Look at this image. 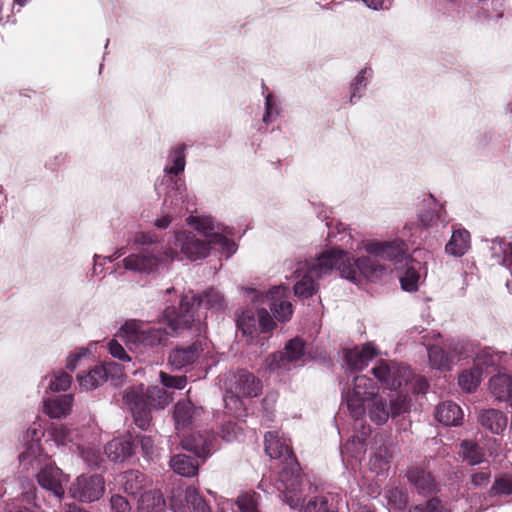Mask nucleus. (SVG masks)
Segmentation results:
<instances>
[{"label":"nucleus","instance_id":"1","mask_svg":"<svg viewBox=\"0 0 512 512\" xmlns=\"http://www.w3.org/2000/svg\"><path fill=\"white\" fill-rule=\"evenodd\" d=\"M265 452L272 459H279L282 468L279 472L278 491L282 494L283 501L292 508L301 506L302 494L300 491L301 476L299 473V464L293 454L289 440L279 436L276 431H270L265 434Z\"/></svg>","mask_w":512,"mask_h":512},{"label":"nucleus","instance_id":"2","mask_svg":"<svg viewBox=\"0 0 512 512\" xmlns=\"http://www.w3.org/2000/svg\"><path fill=\"white\" fill-rule=\"evenodd\" d=\"M204 305L208 309L221 310L225 307L224 296L215 289H209L198 298L194 294H186L182 297L179 308H167L165 316L167 325L173 334L190 328L195 321V310L197 306Z\"/></svg>","mask_w":512,"mask_h":512},{"label":"nucleus","instance_id":"3","mask_svg":"<svg viewBox=\"0 0 512 512\" xmlns=\"http://www.w3.org/2000/svg\"><path fill=\"white\" fill-rule=\"evenodd\" d=\"M123 401L131 411L135 424L145 430L151 422V410L163 409L170 399L163 388L152 386L144 391L143 386H139L127 389Z\"/></svg>","mask_w":512,"mask_h":512},{"label":"nucleus","instance_id":"4","mask_svg":"<svg viewBox=\"0 0 512 512\" xmlns=\"http://www.w3.org/2000/svg\"><path fill=\"white\" fill-rule=\"evenodd\" d=\"M303 269H307L315 278L330 274L333 270H338L340 275L347 280L355 279V272L349 267V255L347 252L335 248L323 251L312 261L299 262Z\"/></svg>","mask_w":512,"mask_h":512},{"label":"nucleus","instance_id":"5","mask_svg":"<svg viewBox=\"0 0 512 512\" xmlns=\"http://www.w3.org/2000/svg\"><path fill=\"white\" fill-rule=\"evenodd\" d=\"M377 391L378 387L374 381L365 375L355 376L352 384L344 388L343 399L354 419H361L365 415L366 405Z\"/></svg>","mask_w":512,"mask_h":512},{"label":"nucleus","instance_id":"6","mask_svg":"<svg viewBox=\"0 0 512 512\" xmlns=\"http://www.w3.org/2000/svg\"><path fill=\"white\" fill-rule=\"evenodd\" d=\"M177 257L173 248H166L163 252L156 249H143L139 253L131 254L123 259V267L137 273L150 274L166 267Z\"/></svg>","mask_w":512,"mask_h":512},{"label":"nucleus","instance_id":"7","mask_svg":"<svg viewBox=\"0 0 512 512\" xmlns=\"http://www.w3.org/2000/svg\"><path fill=\"white\" fill-rule=\"evenodd\" d=\"M121 331L128 344L145 348L164 345L172 335L162 327H151L139 320L126 321Z\"/></svg>","mask_w":512,"mask_h":512},{"label":"nucleus","instance_id":"8","mask_svg":"<svg viewBox=\"0 0 512 512\" xmlns=\"http://www.w3.org/2000/svg\"><path fill=\"white\" fill-rule=\"evenodd\" d=\"M242 289L252 302H264V299H266L269 302L271 311H273V314L278 321L285 322L291 318L293 314V305L288 300V287L284 285L274 286L267 292L266 296H263L262 292L255 288Z\"/></svg>","mask_w":512,"mask_h":512},{"label":"nucleus","instance_id":"9","mask_svg":"<svg viewBox=\"0 0 512 512\" xmlns=\"http://www.w3.org/2000/svg\"><path fill=\"white\" fill-rule=\"evenodd\" d=\"M171 180V186L165 195L163 212L171 215L182 216L186 212H192L196 207V198L190 195L184 181L181 179Z\"/></svg>","mask_w":512,"mask_h":512},{"label":"nucleus","instance_id":"10","mask_svg":"<svg viewBox=\"0 0 512 512\" xmlns=\"http://www.w3.org/2000/svg\"><path fill=\"white\" fill-rule=\"evenodd\" d=\"M499 360L500 357L497 353L490 349H483L477 354L474 366L460 374L458 378L459 386L467 392L474 391L483 379L484 369L496 366Z\"/></svg>","mask_w":512,"mask_h":512},{"label":"nucleus","instance_id":"11","mask_svg":"<svg viewBox=\"0 0 512 512\" xmlns=\"http://www.w3.org/2000/svg\"><path fill=\"white\" fill-rule=\"evenodd\" d=\"M188 223L207 239L208 244L218 245L228 257L236 251V244L222 234L220 225L211 216H190Z\"/></svg>","mask_w":512,"mask_h":512},{"label":"nucleus","instance_id":"12","mask_svg":"<svg viewBox=\"0 0 512 512\" xmlns=\"http://www.w3.org/2000/svg\"><path fill=\"white\" fill-rule=\"evenodd\" d=\"M375 378L389 389H397L407 384L411 378V370L404 364L394 361L380 360L372 368Z\"/></svg>","mask_w":512,"mask_h":512},{"label":"nucleus","instance_id":"13","mask_svg":"<svg viewBox=\"0 0 512 512\" xmlns=\"http://www.w3.org/2000/svg\"><path fill=\"white\" fill-rule=\"evenodd\" d=\"M104 491V479L100 475H80L69 487L71 497L83 503L97 501Z\"/></svg>","mask_w":512,"mask_h":512},{"label":"nucleus","instance_id":"14","mask_svg":"<svg viewBox=\"0 0 512 512\" xmlns=\"http://www.w3.org/2000/svg\"><path fill=\"white\" fill-rule=\"evenodd\" d=\"M304 353V342L294 338L286 344L284 351L274 353L266 359V367L270 371L288 370V365L298 361Z\"/></svg>","mask_w":512,"mask_h":512},{"label":"nucleus","instance_id":"15","mask_svg":"<svg viewBox=\"0 0 512 512\" xmlns=\"http://www.w3.org/2000/svg\"><path fill=\"white\" fill-rule=\"evenodd\" d=\"M175 244L190 261L206 258L209 255L211 244L198 239L192 232L181 231L175 235Z\"/></svg>","mask_w":512,"mask_h":512},{"label":"nucleus","instance_id":"16","mask_svg":"<svg viewBox=\"0 0 512 512\" xmlns=\"http://www.w3.org/2000/svg\"><path fill=\"white\" fill-rule=\"evenodd\" d=\"M182 496H184L185 503L190 512H211V509L205 499L194 487H187L185 491L178 489L173 493L171 497V507L174 512H184V505L181 499Z\"/></svg>","mask_w":512,"mask_h":512},{"label":"nucleus","instance_id":"17","mask_svg":"<svg viewBox=\"0 0 512 512\" xmlns=\"http://www.w3.org/2000/svg\"><path fill=\"white\" fill-rule=\"evenodd\" d=\"M365 251L384 260L401 262L405 256V243L402 240L370 241L365 244Z\"/></svg>","mask_w":512,"mask_h":512},{"label":"nucleus","instance_id":"18","mask_svg":"<svg viewBox=\"0 0 512 512\" xmlns=\"http://www.w3.org/2000/svg\"><path fill=\"white\" fill-rule=\"evenodd\" d=\"M37 481L42 488L52 492L56 497L61 498L64 495L63 484L67 482V477L58 467L46 463L40 468Z\"/></svg>","mask_w":512,"mask_h":512},{"label":"nucleus","instance_id":"19","mask_svg":"<svg viewBox=\"0 0 512 512\" xmlns=\"http://www.w3.org/2000/svg\"><path fill=\"white\" fill-rule=\"evenodd\" d=\"M203 343L198 340L186 346L173 349L169 354V363L175 369H182L194 364L203 352Z\"/></svg>","mask_w":512,"mask_h":512},{"label":"nucleus","instance_id":"20","mask_svg":"<svg viewBox=\"0 0 512 512\" xmlns=\"http://www.w3.org/2000/svg\"><path fill=\"white\" fill-rule=\"evenodd\" d=\"M119 366L114 362H105L101 366H96L90 370L86 375H78L77 379L79 385L84 390H92L100 386L107 379L109 374L120 373Z\"/></svg>","mask_w":512,"mask_h":512},{"label":"nucleus","instance_id":"21","mask_svg":"<svg viewBox=\"0 0 512 512\" xmlns=\"http://www.w3.org/2000/svg\"><path fill=\"white\" fill-rule=\"evenodd\" d=\"M349 268L355 272V279L350 280L356 283L360 280V276L363 275L368 280L374 281L380 278L386 271V268L380 265L377 260L371 257H360L353 259L349 256Z\"/></svg>","mask_w":512,"mask_h":512},{"label":"nucleus","instance_id":"22","mask_svg":"<svg viewBox=\"0 0 512 512\" xmlns=\"http://www.w3.org/2000/svg\"><path fill=\"white\" fill-rule=\"evenodd\" d=\"M376 355L377 350L371 343L343 350L344 362L353 371L364 369Z\"/></svg>","mask_w":512,"mask_h":512},{"label":"nucleus","instance_id":"23","mask_svg":"<svg viewBox=\"0 0 512 512\" xmlns=\"http://www.w3.org/2000/svg\"><path fill=\"white\" fill-rule=\"evenodd\" d=\"M231 389L242 397H257L261 393L262 385L252 373L241 370L234 376Z\"/></svg>","mask_w":512,"mask_h":512},{"label":"nucleus","instance_id":"24","mask_svg":"<svg viewBox=\"0 0 512 512\" xmlns=\"http://www.w3.org/2000/svg\"><path fill=\"white\" fill-rule=\"evenodd\" d=\"M202 414V408L195 406L190 400L179 401L174 409L175 427L179 431L194 423Z\"/></svg>","mask_w":512,"mask_h":512},{"label":"nucleus","instance_id":"25","mask_svg":"<svg viewBox=\"0 0 512 512\" xmlns=\"http://www.w3.org/2000/svg\"><path fill=\"white\" fill-rule=\"evenodd\" d=\"M214 436L206 433H193L181 440L183 449L194 452L198 457L206 458L212 451Z\"/></svg>","mask_w":512,"mask_h":512},{"label":"nucleus","instance_id":"26","mask_svg":"<svg viewBox=\"0 0 512 512\" xmlns=\"http://www.w3.org/2000/svg\"><path fill=\"white\" fill-rule=\"evenodd\" d=\"M443 207L432 195H428L422 202V208L419 211L418 218L425 227H433L439 223L445 222L443 218Z\"/></svg>","mask_w":512,"mask_h":512},{"label":"nucleus","instance_id":"27","mask_svg":"<svg viewBox=\"0 0 512 512\" xmlns=\"http://www.w3.org/2000/svg\"><path fill=\"white\" fill-rule=\"evenodd\" d=\"M121 481L124 491L134 497L139 496V499L141 498L142 494L146 492H150L156 497L161 496L152 490H145L148 484V480L146 476L139 470H128L124 472L122 474Z\"/></svg>","mask_w":512,"mask_h":512},{"label":"nucleus","instance_id":"28","mask_svg":"<svg viewBox=\"0 0 512 512\" xmlns=\"http://www.w3.org/2000/svg\"><path fill=\"white\" fill-rule=\"evenodd\" d=\"M407 479L415 488L418 494L427 496L436 490V483L430 472L419 468L411 467L407 471Z\"/></svg>","mask_w":512,"mask_h":512},{"label":"nucleus","instance_id":"29","mask_svg":"<svg viewBox=\"0 0 512 512\" xmlns=\"http://www.w3.org/2000/svg\"><path fill=\"white\" fill-rule=\"evenodd\" d=\"M134 452V443L129 436L115 438L105 446L107 457L114 462H123Z\"/></svg>","mask_w":512,"mask_h":512},{"label":"nucleus","instance_id":"30","mask_svg":"<svg viewBox=\"0 0 512 512\" xmlns=\"http://www.w3.org/2000/svg\"><path fill=\"white\" fill-rule=\"evenodd\" d=\"M478 421L481 426L492 434H502L507 427L508 418L506 414L497 409H486L479 413Z\"/></svg>","mask_w":512,"mask_h":512},{"label":"nucleus","instance_id":"31","mask_svg":"<svg viewBox=\"0 0 512 512\" xmlns=\"http://www.w3.org/2000/svg\"><path fill=\"white\" fill-rule=\"evenodd\" d=\"M297 277L300 279L294 285V294L299 298H309L318 291L319 279L315 278L312 273H309L307 269H303V266L298 263L295 270Z\"/></svg>","mask_w":512,"mask_h":512},{"label":"nucleus","instance_id":"32","mask_svg":"<svg viewBox=\"0 0 512 512\" xmlns=\"http://www.w3.org/2000/svg\"><path fill=\"white\" fill-rule=\"evenodd\" d=\"M73 405L71 394L44 400V412L51 418H63L70 414Z\"/></svg>","mask_w":512,"mask_h":512},{"label":"nucleus","instance_id":"33","mask_svg":"<svg viewBox=\"0 0 512 512\" xmlns=\"http://www.w3.org/2000/svg\"><path fill=\"white\" fill-rule=\"evenodd\" d=\"M492 395L512 407V374H498L489 381Z\"/></svg>","mask_w":512,"mask_h":512},{"label":"nucleus","instance_id":"34","mask_svg":"<svg viewBox=\"0 0 512 512\" xmlns=\"http://www.w3.org/2000/svg\"><path fill=\"white\" fill-rule=\"evenodd\" d=\"M25 450L19 454V462L25 469H38L44 466L48 460L47 455L43 453L40 444H24Z\"/></svg>","mask_w":512,"mask_h":512},{"label":"nucleus","instance_id":"35","mask_svg":"<svg viewBox=\"0 0 512 512\" xmlns=\"http://www.w3.org/2000/svg\"><path fill=\"white\" fill-rule=\"evenodd\" d=\"M470 249V233L466 229L453 230L450 240L445 246L447 254L462 257Z\"/></svg>","mask_w":512,"mask_h":512},{"label":"nucleus","instance_id":"36","mask_svg":"<svg viewBox=\"0 0 512 512\" xmlns=\"http://www.w3.org/2000/svg\"><path fill=\"white\" fill-rule=\"evenodd\" d=\"M463 412L454 402H443L436 407L435 418L446 426H457L461 423Z\"/></svg>","mask_w":512,"mask_h":512},{"label":"nucleus","instance_id":"37","mask_svg":"<svg viewBox=\"0 0 512 512\" xmlns=\"http://www.w3.org/2000/svg\"><path fill=\"white\" fill-rule=\"evenodd\" d=\"M366 411L369 419L377 425L385 424L390 417L388 404L381 396L378 395V392L366 405Z\"/></svg>","mask_w":512,"mask_h":512},{"label":"nucleus","instance_id":"38","mask_svg":"<svg viewBox=\"0 0 512 512\" xmlns=\"http://www.w3.org/2000/svg\"><path fill=\"white\" fill-rule=\"evenodd\" d=\"M170 467L175 473L183 477H193L198 473V462L184 454L173 456L170 459Z\"/></svg>","mask_w":512,"mask_h":512},{"label":"nucleus","instance_id":"39","mask_svg":"<svg viewBox=\"0 0 512 512\" xmlns=\"http://www.w3.org/2000/svg\"><path fill=\"white\" fill-rule=\"evenodd\" d=\"M492 256L495 261L512 272V243L505 244L496 238L491 245Z\"/></svg>","mask_w":512,"mask_h":512},{"label":"nucleus","instance_id":"40","mask_svg":"<svg viewBox=\"0 0 512 512\" xmlns=\"http://www.w3.org/2000/svg\"><path fill=\"white\" fill-rule=\"evenodd\" d=\"M430 366L434 369L445 371L450 370L452 357L439 345L427 346Z\"/></svg>","mask_w":512,"mask_h":512},{"label":"nucleus","instance_id":"41","mask_svg":"<svg viewBox=\"0 0 512 512\" xmlns=\"http://www.w3.org/2000/svg\"><path fill=\"white\" fill-rule=\"evenodd\" d=\"M29 486L30 488L22 492L20 498L10 504L8 512H35V487L30 483Z\"/></svg>","mask_w":512,"mask_h":512},{"label":"nucleus","instance_id":"42","mask_svg":"<svg viewBox=\"0 0 512 512\" xmlns=\"http://www.w3.org/2000/svg\"><path fill=\"white\" fill-rule=\"evenodd\" d=\"M184 146L175 147L169 157L168 164L164 168V172L167 175H178L179 173L184 171L185 168V154H184Z\"/></svg>","mask_w":512,"mask_h":512},{"label":"nucleus","instance_id":"43","mask_svg":"<svg viewBox=\"0 0 512 512\" xmlns=\"http://www.w3.org/2000/svg\"><path fill=\"white\" fill-rule=\"evenodd\" d=\"M392 454L387 446H380L369 460V466L376 474H380L389 468Z\"/></svg>","mask_w":512,"mask_h":512},{"label":"nucleus","instance_id":"44","mask_svg":"<svg viewBox=\"0 0 512 512\" xmlns=\"http://www.w3.org/2000/svg\"><path fill=\"white\" fill-rule=\"evenodd\" d=\"M238 330L244 336H251L257 330V314L252 309L243 310L236 318Z\"/></svg>","mask_w":512,"mask_h":512},{"label":"nucleus","instance_id":"45","mask_svg":"<svg viewBox=\"0 0 512 512\" xmlns=\"http://www.w3.org/2000/svg\"><path fill=\"white\" fill-rule=\"evenodd\" d=\"M461 453L470 465H478L484 461V452L475 442L464 440L461 443Z\"/></svg>","mask_w":512,"mask_h":512},{"label":"nucleus","instance_id":"46","mask_svg":"<svg viewBox=\"0 0 512 512\" xmlns=\"http://www.w3.org/2000/svg\"><path fill=\"white\" fill-rule=\"evenodd\" d=\"M44 381L48 382V389L53 392L66 391L70 388L72 383V377L64 372L57 371L44 378Z\"/></svg>","mask_w":512,"mask_h":512},{"label":"nucleus","instance_id":"47","mask_svg":"<svg viewBox=\"0 0 512 512\" xmlns=\"http://www.w3.org/2000/svg\"><path fill=\"white\" fill-rule=\"evenodd\" d=\"M372 75V70L370 68L362 69L354 79V82L351 85V94H350V102L354 103L355 99L361 97L362 92L366 89L368 84V80Z\"/></svg>","mask_w":512,"mask_h":512},{"label":"nucleus","instance_id":"48","mask_svg":"<svg viewBox=\"0 0 512 512\" xmlns=\"http://www.w3.org/2000/svg\"><path fill=\"white\" fill-rule=\"evenodd\" d=\"M260 495L256 492L242 493L237 497L236 505L240 512H260Z\"/></svg>","mask_w":512,"mask_h":512},{"label":"nucleus","instance_id":"49","mask_svg":"<svg viewBox=\"0 0 512 512\" xmlns=\"http://www.w3.org/2000/svg\"><path fill=\"white\" fill-rule=\"evenodd\" d=\"M241 395L235 393L232 389L224 395V403L227 412L235 417L244 416V403Z\"/></svg>","mask_w":512,"mask_h":512},{"label":"nucleus","instance_id":"50","mask_svg":"<svg viewBox=\"0 0 512 512\" xmlns=\"http://www.w3.org/2000/svg\"><path fill=\"white\" fill-rule=\"evenodd\" d=\"M74 432L64 425H55L49 432L50 440L57 446H66L73 442Z\"/></svg>","mask_w":512,"mask_h":512},{"label":"nucleus","instance_id":"51","mask_svg":"<svg viewBox=\"0 0 512 512\" xmlns=\"http://www.w3.org/2000/svg\"><path fill=\"white\" fill-rule=\"evenodd\" d=\"M419 279L420 275L413 265L406 267L404 272L399 276L401 287L408 292L417 290Z\"/></svg>","mask_w":512,"mask_h":512},{"label":"nucleus","instance_id":"52","mask_svg":"<svg viewBox=\"0 0 512 512\" xmlns=\"http://www.w3.org/2000/svg\"><path fill=\"white\" fill-rule=\"evenodd\" d=\"M163 502L161 496H155L150 492L142 494L138 499V512H156L155 507Z\"/></svg>","mask_w":512,"mask_h":512},{"label":"nucleus","instance_id":"53","mask_svg":"<svg viewBox=\"0 0 512 512\" xmlns=\"http://www.w3.org/2000/svg\"><path fill=\"white\" fill-rule=\"evenodd\" d=\"M492 495H511L512 494V474L503 475L497 478L491 488Z\"/></svg>","mask_w":512,"mask_h":512},{"label":"nucleus","instance_id":"54","mask_svg":"<svg viewBox=\"0 0 512 512\" xmlns=\"http://www.w3.org/2000/svg\"><path fill=\"white\" fill-rule=\"evenodd\" d=\"M364 443L361 438L353 437L351 440L347 441V443L342 448V455H350L355 459H360L361 454L364 453Z\"/></svg>","mask_w":512,"mask_h":512},{"label":"nucleus","instance_id":"55","mask_svg":"<svg viewBox=\"0 0 512 512\" xmlns=\"http://www.w3.org/2000/svg\"><path fill=\"white\" fill-rule=\"evenodd\" d=\"M160 380L163 386L167 388H174L181 390L186 386L187 378L186 376H172L168 375L167 373L161 371L160 374Z\"/></svg>","mask_w":512,"mask_h":512},{"label":"nucleus","instance_id":"56","mask_svg":"<svg viewBox=\"0 0 512 512\" xmlns=\"http://www.w3.org/2000/svg\"><path fill=\"white\" fill-rule=\"evenodd\" d=\"M408 512H449L445 509L440 501L436 498L428 500L425 504L416 505L408 510Z\"/></svg>","mask_w":512,"mask_h":512},{"label":"nucleus","instance_id":"57","mask_svg":"<svg viewBox=\"0 0 512 512\" xmlns=\"http://www.w3.org/2000/svg\"><path fill=\"white\" fill-rule=\"evenodd\" d=\"M408 402L405 397L398 396L390 400L388 411L390 417H396L408 410Z\"/></svg>","mask_w":512,"mask_h":512},{"label":"nucleus","instance_id":"58","mask_svg":"<svg viewBox=\"0 0 512 512\" xmlns=\"http://www.w3.org/2000/svg\"><path fill=\"white\" fill-rule=\"evenodd\" d=\"M275 326L273 317L265 309L257 312V327L263 333L271 331Z\"/></svg>","mask_w":512,"mask_h":512},{"label":"nucleus","instance_id":"59","mask_svg":"<svg viewBox=\"0 0 512 512\" xmlns=\"http://www.w3.org/2000/svg\"><path fill=\"white\" fill-rule=\"evenodd\" d=\"M44 435L43 429L40 424L34 422L23 435L24 444L38 443Z\"/></svg>","mask_w":512,"mask_h":512},{"label":"nucleus","instance_id":"60","mask_svg":"<svg viewBox=\"0 0 512 512\" xmlns=\"http://www.w3.org/2000/svg\"><path fill=\"white\" fill-rule=\"evenodd\" d=\"M278 115L276 108V101L271 93L265 96V114L263 116V122L268 124L272 122Z\"/></svg>","mask_w":512,"mask_h":512},{"label":"nucleus","instance_id":"61","mask_svg":"<svg viewBox=\"0 0 512 512\" xmlns=\"http://www.w3.org/2000/svg\"><path fill=\"white\" fill-rule=\"evenodd\" d=\"M112 512H131L132 506L129 501L121 495H113L110 499Z\"/></svg>","mask_w":512,"mask_h":512},{"label":"nucleus","instance_id":"62","mask_svg":"<svg viewBox=\"0 0 512 512\" xmlns=\"http://www.w3.org/2000/svg\"><path fill=\"white\" fill-rule=\"evenodd\" d=\"M108 348H109L110 354L114 358H117L120 361H124V362H130L131 361V358L126 353V351L123 348V346L121 344H119L117 341L111 340L109 342Z\"/></svg>","mask_w":512,"mask_h":512},{"label":"nucleus","instance_id":"63","mask_svg":"<svg viewBox=\"0 0 512 512\" xmlns=\"http://www.w3.org/2000/svg\"><path fill=\"white\" fill-rule=\"evenodd\" d=\"M387 498L393 502L398 508H402L407 503V496L398 488L387 491Z\"/></svg>","mask_w":512,"mask_h":512},{"label":"nucleus","instance_id":"64","mask_svg":"<svg viewBox=\"0 0 512 512\" xmlns=\"http://www.w3.org/2000/svg\"><path fill=\"white\" fill-rule=\"evenodd\" d=\"M88 353V350L84 347H81L77 349L74 353H71L67 358L66 367L69 370H74L77 366V362L86 354Z\"/></svg>","mask_w":512,"mask_h":512}]
</instances>
